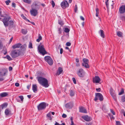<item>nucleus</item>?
I'll list each match as a JSON object with an SVG mask.
<instances>
[{
	"mask_svg": "<svg viewBox=\"0 0 125 125\" xmlns=\"http://www.w3.org/2000/svg\"><path fill=\"white\" fill-rule=\"evenodd\" d=\"M10 17H7L4 18L2 20L4 25L5 27L8 26L9 25V21L10 19Z\"/></svg>",
	"mask_w": 125,
	"mask_h": 125,
	"instance_id": "6e6552de",
	"label": "nucleus"
},
{
	"mask_svg": "<svg viewBox=\"0 0 125 125\" xmlns=\"http://www.w3.org/2000/svg\"><path fill=\"white\" fill-rule=\"evenodd\" d=\"M111 95L113 97L115 101H116V98L115 94L114 93L112 94H111Z\"/></svg>",
	"mask_w": 125,
	"mask_h": 125,
	"instance_id": "cd10ccee",
	"label": "nucleus"
},
{
	"mask_svg": "<svg viewBox=\"0 0 125 125\" xmlns=\"http://www.w3.org/2000/svg\"><path fill=\"white\" fill-rule=\"evenodd\" d=\"M8 105V104L7 103H4L2 105L1 107L3 109L4 108H5L7 107Z\"/></svg>",
	"mask_w": 125,
	"mask_h": 125,
	"instance_id": "c85d7f7f",
	"label": "nucleus"
},
{
	"mask_svg": "<svg viewBox=\"0 0 125 125\" xmlns=\"http://www.w3.org/2000/svg\"><path fill=\"white\" fill-rule=\"evenodd\" d=\"M95 95L96 96L99 98L100 101H101L103 100V96L101 93H96Z\"/></svg>",
	"mask_w": 125,
	"mask_h": 125,
	"instance_id": "2eb2a0df",
	"label": "nucleus"
},
{
	"mask_svg": "<svg viewBox=\"0 0 125 125\" xmlns=\"http://www.w3.org/2000/svg\"><path fill=\"white\" fill-rule=\"evenodd\" d=\"M70 30L68 28L66 27L65 28L64 31L65 32H68Z\"/></svg>",
	"mask_w": 125,
	"mask_h": 125,
	"instance_id": "79ce46f5",
	"label": "nucleus"
},
{
	"mask_svg": "<svg viewBox=\"0 0 125 125\" xmlns=\"http://www.w3.org/2000/svg\"><path fill=\"white\" fill-rule=\"evenodd\" d=\"M29 48L30 49H32L33 48L32 43L30 42L29 44Z\"/></svg>",
	"mask_w": 125,
	"mask_h": 125,
	"instance_id": "ea45409f",
	"label": "nucleus"
},
{
	"mask_svg": "<svg viewBox=\"0 0 125 125\" xmlns=\"http://www.w3.org/2000/svg\"><path fill=\"white\" fill-rule=\"evenodd\" d=\"M63 50L62 48H61L60 50V53L61 54H62L63 53Z\"/></svg>",
	"mask_w": 125,
	"mask_h": 125,
	"instance_id": "e2e57ef3",
	"label": "nucleus"
},
{
	"mask_svg": "<svg viewBox=\"0 0 125 125\" xmlns=\"http://www.w3.org/2000/svg\"><path fill=\"white\" fill-rule=\"evenodd\" d=\"M61 7L63 9H65L67 7L69 6V4L67 1L66 0H64L62 2L61 4Z\"/></svg>",
	"mask_w": 125,
	"mask_h": 125,
	"instance_id": "9d476101",
	"label": "nucleus"
},
{
	"mask_svg": "<svg viewBox=\"0 0 125 125\" xmlns=\"http://www.w3.org/2000/svg\"><path fill=\"white\" fill-rule=\"evenodd\" d=\"M10 2V0H7L5 1V3L7 5H9V3Z\"/></svg>",
	"mask_w": 125,
	"mask_h": 125,
	"instance_id": "a18cd8bd",
	"label": "nucleus"
},
{
	"mask_svg": "<svg viewBox=\"0 0 125 125\" xmlns=\"http://www.w3.org/2000/svg\"><path fill=\"white\" fill-rule=\"evenodd\" d=\"M21 31L22 33L24 34H26L27 32V31L26 30L24 29H22L21 30Z\"/></svg>",
	"mask_w": 125,
	"mask_h": 125,
	"instance_id": "c756f323",
	"label": "nucleus"
},
{
	"mask_svg": "<svg viewBox=\"0 0 125 125\" xmlns=\"http://www.w3.org/2000/svg\"><path fill=\"white\" fill-rule=\"evenodd\" d=\"M12 69V68L11 66H10L9 68V71H11Z\"/></svg>",
	"mask_w": 125,
	"mask_h": 125,
	"instance_id": "69168bd1",
	"label": "nucleus"
},
{
	"mask_svg": "<svg viewBox=\"0 0 125 125\" xmlns=\"http://www.w3.org/2000/svg\"><path fill=\"white\" fill-rule=\"evenodd\" d=\"M12 6L14 8H15L16 7L15 4L14 2L12 3Z\"/></svg>",
	"mask_w": 125,
	"mask_h": 125,
	"instance_id": "4d7b16f0",
	"label": "nucleus"
},
{
	"mask_svg": "<svg viewBox=\"0 0 125 125\" xmlns=\"http://www.w3.org/2000/svg\"><path fill=\"white\" fill-rule=\"evenodd\" d=\"M6 57L9 60H12L11 58V57L8 55H7L6 56Z\"/></svg>",
	"mask_w": 125,
	"mask_h": 125,
	"instance_id": "c03bdc74",
	"label": "nucleus"
},
{
	"mask_svg": "<svg viewBox=\"0 0 125 125\" xmlns=\"http://www.w3.org/2000/svg\"><path fill=\"white\" fill-rule=\"evenodd\" d=\"M52 114L54 115V113L53 112H50L47 114L46 117L48 119L51 120L52 119L53 116L52 115Z\"/></svg>",
	"mask_w": 125,
	"mask_h": 125,
	"instance_id": "9b49d317",
	"label": "nucleus"
},
{
	"mask_svg": "<svg viewBox=\"0 0 125 125\" xmlns=\"http://www.w3.org/2000/svg\"><path fill=\"white\" fill-rule=\"evenodd\" d=\"M72 80H73V83H74L75 84L76 83V79H75V78H74V77H73L72 78Z\"/></svg>",
	"mask_w": 125,
	"mask_h": 125,
	"instance_id": "49530a36",
	"label": "nucleus"
},
{
	"mask_svg": "<svg viewBox=\"0 0 125 125\" xmlns=\"http://www.w3.org/2000/svg\"><path fill=\"white\" fill-rule=\"evenodd\" d=\"M120 19L123 21H125V16L121 15L120 17Z\"/></svg>",
	"mask_w": 125,
	"mask_h": 125,
	"instance_id": "58836bf2",
	"label": "nucleus"
},
{
	"mask_svg": "<svg viewBox=\"0 0 125 125\" xmlns=\"http://www.w3.org/2000/svg\"><path fill=\"white\" fill-rule=\"evenodd\" d=\"M86 125H92V124L91 123H86Z\"/></svg>",
	"mask_w": 125,
	"mask_h": 125,
	"instance_id": "338daca9",
	"label": "nucleus"
},
{
	"mask_svg": "<svg viewBox=\"0 0 125 125\" xmlns=\"http://www.w3.org/2000/svg\"><path fill=\"white\" fill-rule=\"evenodd\" d=\"M73 106V103L72 102H70L67 103L65 105V107L66 108H71Z\"/></svg>",
	"mask_w": 125,
	"mask_h": 125,
	"instance_id": "f3484780",
	"label": "nucleus"
},
{
	"mask_svg": "<svg viewBox=\"0 0 125 125\" xmlns=\"http://www.w3.org/2000/svg\"><path fill=\"white\" fill-rule=\"evenodd\" d=\"M82 60L83 62L82 63V65L85 68H89L90 67V66L88 64L89 60L87 59L84 58Z\"/></svg>",
	"mask_w": 125,
	"mask_h": 125,
	"instance_id": "423d86ee",
	"label": "nucleus"
},
{
	"mask_svg": "<svg viewBox=\"0 0 125 125\" xmlns=\"http://www.w3.org/2000/svg\"><path fill=\"white\" fill-rule=\"evenodd\" d=\"M52 5L53 7H54L55 5V3L53 0L52 1Z\"/></svg>",
	"mask_w": 125,
	"mask_h": 125,
	"instance_id": "864d4df0",
	"label": "nucleus"
},
{
	"mask_svg": "<svg viewBox=\"0 0 125 125\" xmlns=\"http://www.w3.org/2000/svg\"><path fill=\"white\" fill-rule=\"evenodd\" d=\"M33 6L34 7V9H36L37 10H38L39 8L40 7L39 6L37 5V4L36 3H33V4L32 5L31 7Z\"/></svg>",
	"mask_w": 125,
	"mask_h": 125,
	"instance_id": "5701e85b",
	"label": "nucleus"
},
{
	"mask_svg": "<svg viewBox=\"0 0 125 125\" xmlns=\"http://www.w3.org/2000/svg\"><path fill=\"white\" fill-rule=\"evenodd\" d=\"M38 37V38L36 40V41L38 42H39L42 39V37L40 34H39Z\"/></svg>",
	"mask_w": 125,
	"mask_h": 125,
	"instance_id": "bb28decb",
	"label": "nucleus"
},
{
	"mask_svg": "<svg viewBox=\"0 0 125 125\" xmlns=\"http://www.w3.org/2000/svg\"><path fill=\"white\" fill-rule=\"evenodd\" d=\"M37 86L36 84H33L32 86V89L34 92L36 93V92Z\"/></svg>",
	"mask_w": 125,
	"mask_h": 125,
	"instance_id": "4be33fe9",
	"label": "nucleus"
},
{
	"mask_svg": "<svg viewBox=\"0 0 125 125\" xmlns=\"http://www.w3.org/2000/svg\"><path fill=\"white\" fill-rule=\"evenodd\" d=\"M20 54V52L19 50H15L11 52V56L13 58H15L19 56Z\"/></svg>",
	"mask_w": 125,
	"mask_h": 125,
	"instance_id": "7ed1b4c3",
	"label": "nucleus"
},
{
	"mask_svg": "<svg viewBox=\"0 0 125 125\" xmlns=\"http://www.w3.org/2000/svg\"><path fill=\"white\" fill-rule=\"evenodd\" d=\"M63 71L62 68L61 67H59L56 71L55 74L56 75H59L63 72Z\"/></svg>",
	"mask_w": 125,
	"mask_h": 125,
	"instance_id": "4468645a",
	"label": "nucleus"
},
{
	"mask_svg": "<svg viewBox=\"0 0 125 125\" xmlns=\"http://www.w3.org/2000/svg\"><path fill=\"white\" fill-rule=\"evenodd\" d=\"M82 118L85 121L87 122L90 121L92 120V119L91 117L88 115L82 116Z\"/></svg>",
	"mask_w": 125,
	"mask_h": 125,
	"instance_id": "ddd939ff",
	"label": "nucleus"
},
{
	"mask_svg": "<svg viewBox=\"0 0 125 125\" xmlns=\"http://www.w3.org/2000/svg\"><path fill=\"white\" fill-rule=\"evenodd\" d=\"M122 101L123 102H124L125 101V95H124L122 97Z\"/></svg>",
	"mask_w": 125,
	"mask_h": 125,
	"instance_id": "37998d69",
	"label": "nucleus"
},
{
	"mask_svg": "<svg viewBox=\"0 0 125 125\" xmlns=\"http://www.w3.org/2000/svg\"><path fill=\"white\" fill-rule=\"evenodd\" d=\"M99 33L100 34V35L103 38H104L105 37V35L104 33V32L103 30H101L99 32Z\"/></svg>",
	"mask_w": 125,
	"mask_h": 125,
	"instance_id": "b1692460",
	"label": "nucleus"
},
{
	"mask_svg": "<svg viewBox=\"0 0 125 125\" xmlns=\"http://www.w3.org/2000/svg\"><path fill=\"white\" fill-rule=\"evenodd\" d=\"M58 23L59 24L61 25H63V22L62 21H60L59 20V21Z\"/></svg>",
	"mask_w": 125,
	"mask_h": 125,
	"instance_id": "603ef678",
	"label": "nucleus"
},
{
	"mask_svg": "<svg viewBox=\"0 0 125 125\" xmlns=\"http://www.w3.org/2000/svg\"><path fill=\"white\" fill-rule=\"evenodd\" d=\"M15 85L16 87H18L19 85V83H15Z\"/></svg>",
	"mask_w": 125,
	"mask_h": 125,
	"instance_id": "680f3d73",
	"label": "nucleus"
},
{
	"mask_svg": "<svg viewBox=\"0 0 125 125\" xmlns=\"http://www.w3.org/2000/svg\"><path fill=\"white\" fill-rule=\"evenodd\" d=\"M18 97L21 99V103H22L24 99V98L23 96L22 95H21L19 96Z\"/></svg>",
	"mask_w": 125,
	"mask_h": 125,
	"instance_id": "4c0bfd02",
	"label": "nucleus"
},
{
	"mask_svg": "<svg viewBox=\"0 0 125 125\" xmlns=\"http://www.w3.org/2000/svg\"><path fill=\"white\" fill-rule=\"evenodd\" d=\"M66 45L67 46H70L71 45V43L69 42H67L66 43Z\"/></svg>",
	"mask_w": 125,
	"mask_h": 125,
	"instance_id": "8fccbe9b",
	"label": "nucleus"
},
{
	"mask_svg": "<svg viewBox=\"0 0 125 125\" xmlns=\"http://www.w3.org/2000/svg\"><path fill=\"white\" fill-rule=\"evenodd\" d=\"M31 85H28L27 86V88L28 89H29L30 86Z\"/></svg>",
	"mask_w": 125,
	"mask_h": 125,
	"instance_id": "774afa93",
	"label": "nucleus"
},
{
	"mask_svg": "<svg viewBox=\"0 0 125 125\" xmlns=\"http://www.w3.org/2000/svg\"><path fill=\"white\" fill-rule=\"evenodd\" d=\"M62 117L64 118H65L67 117V115L65 114H63L62 115Z\"/></svg>",
	"mask_w": 125,
	"mask_h": 125,
	"instance_id": "13d9d810",
	"label": "nucleus"
},
{
	"mask_svg": "<svg viewBox=\"0 0 125 125\" xmlns=\"http://www.w3.org/2000/svg\"><path fill=\"white\" fill-rule=\"evenodd\" d=\"M59 32L58 33L59 34H61V33L62 30L61 28H58V30Z\"/></svg>",
	"mask_w": 125,
	"mask_h": 125,
	"instance_id": "5fc2aeb1",
	"label": "nucleus"
},
{
	"mask_svg": "<svg viewBox=\"0 0 125 125\" xmlns=\"http://www.w3.org/2000/svg\"><path fill=\"white\" fill-rule=\"evenodd\" d=\"M124 90L123 88L121 89V91L118 94L119 95H121L124 93Z\"/></svg>",
	"mask_w": 125,
	"mask_h": 125,
	"instance_id": "473e14b6",
	"label": "nucleus"
},
{
	"mask_svg": "<svg viewBox=\"0 0 125 125\" xmlns=\"http://www.w3.org/2000/svg\"><path fill=\"white\" fill-rule=\"evenodd\" d=\"M38 49L40 53L44 55L47 53L44 48V46L41 43L38 47Z\"/></svg>",
	"mask_w": 125,
	"mask_h": 125,
	"instance_id": "20e7f679",
	"label": "nucleus"
},
{
	"mask_svg": "<svg viewBox=\"0 0 125 125\" xmlns=\"http://www.w3.org/2000/svg\"><path fill=\"white\" fill-rule=\"evenodd\" d=\"M1 97H5L8 95V93L6 92H3L0 94Z\"/></svg>",
	"mask_w": 125,
	"mask_h": 125,
	"instance_id": "393cba45",
	"label": "nucleus"
},
{
	"mask_svg": "<svg viewBox=\"0 0 125 125\" xmlns=\"http://www.w3.org/2000/svg\"><path fill=\"white\" fill-rule=\"evenodd\" d=\"M111 112L113 114V115H115V113L113 109H111Z\"/></svg>",
	"mask_w": 125,
	"mask_h": 125,
	"instance_id": "6e6d98bb",
	"label": "nucleus"
},
{
	"mask_svg": "<svg viewBox=\"0 0 125 125\" xmlns=\"http://www.w3.org/2000/svg\"><path fill=\"white\" fill-rule=\"evenodd\" d=\"M77 10V6L76 5L74 8L75 12H76Z\"/></svg>",
	"mask_w": 125,
	"mask_h": 125,
	"instance_id": "3c124183",
	"label": "nucleus"
},
{
	"mask_svg": "<svg viewBox=\"0 0 125 125\" xmlns=\"http://www.w3.org/2000/svg\"><path fill=\"white\" fill-rule=\"evenodd\" d=\"M38 80L39 83L45 87H48V81L47 79L42 77H39L37 78Z\"/></svg>",
	"mask_w": 125,
	"mask_h": 125,
	"instance_id": "f257e3e1",
	"label": "nucleus"
},
{
	"mask_svg": "<svg viewBox=\"0 0 125 125\" xmlns=\"http://www.w3.org/2000/svg\"><path fill=\"white\" fill-rule=\"evenodd\" d=\"M79 112L83 113H87L86 109L82 107H79Z\"/></svg>",
	"mask_w": 125,
	"mask_h": 125,
	"instance_id": "6ab92c4d",
	"label": "nucleus"
},
{
	"mask_svg": "<svg viewBox=\"0 0 125 125\" xmlns=\"http://www.w3.org/2000/svg\"><path fill=\"white\" fill-rule=\"evenodd\" d=\"M23 1L28 4H30L31 2V0H23Z\"/></svg>",
	"mask_w": 125,
	"mask_h": 125,
	"instance_id": "e433bc0d",
	"label": "nucleus"
},
{
	"mask_svg": "<svg viewBox=\"0 0 125 125\" xmlns=\"http://www.w3.org/2000/svg\"><path fill=\"white\" fill-rule=\"evenodd\" d=\"M21 16L25 20L28 21L29 22H30V21L29 20H28L24 16L23 14H22L21 15Z\"/></svg>",
	"mask_w": 125,
	"mask_h": 125,
	"instance_id": "72a5a7b5",
	"label": "nucleus"
},
{
	"mask_svg": "<svg viewBox=\"0 0 125 125\" xmlns=\"http://www.w3.org/2000/svg\"><path fill=\"white\" fill-rule=\"evenodd\" d=\"M117 34L118 36L121 37L122 36V33L120 31H118L117 32Z\"/></svg>",
	"mask_w": 125,
	"mask_h": 125,
	"instance_id": "7c9ffc66",
	"label": "nucleus"
},
{
	"mask_svg": "<svg viewBox=\"0 0 125 125\" xmlns=\"http://www.w3.org/2000/svg\"><path fill=\"white\" fill-rule=\"evenodd\" d=\"M7 16L6 14H2L0 9V16L2 17H4Z\"/></svg>",
	"mask_w": 125,
	"mask_h": 125,
	"instance_id": "2f4dec72",
	"label": "nucleus"
},
{
	"mask_svg": "<svg viewBox=\"0 0 125 125\" xmlns=\"http://www.w3.org/2000/svg\"><path fill=\"white\" fill-rule=\"evenodd\" d=\"M2 76H0V81H2L4 80V78L2 77Z\"/></svg>",
	"mask_w": 125,
	"mask_h": 125,
	"instance_id": "09e8293b",
	"label": "nucleus"
},
{
	"mask_svg": "<svg viewBox=\"0 0 125 125\" xmlns=\"http://www.w3.org/2000/svg\"><path fill=\"white\" fill-rule=\"evenodd\" d=\"M96 13L98 14L99 13V9L98 8H96Z\"/></svg>",
	"mask_w": 125,
	"mask_h": 125,
	"instance_id": "052dcab7",
	"label": "nucleus"
},
{
	"mask_svg": "<svg viewBox=\"0 0 125 125\" xmlns=\"http://www.w3.org/2000/svg\"><path fill=\"white\" fill-rule=\"evenodd\" d=\"M110 94L114 93V90L111 87L110 89Z\"/></svg>",
	"mask_w": 125,
	"mask_h": 125,
	"instance_id": "a19ab883",
	"label": "nucleus"
},
{
	"mask_svg": "<svg viewBox=\"0 0 125 125\" xmlns=\"http://www.w3.org/2000/svg\"><path fill=\"white\" fill-rule=\"evenodd\" d=\"M33 6L31 7V10L30 11L31 15L34 16H35L38 14V10L34 9Z\"/></svg>",
	"mask_w": 125,
	"mask_h": 125,
	"instance_id": "1a4fd4ad",
	"label": "nucleus"
},
{
	"mask_svg": "<svg viewBox=\"0 0 125 125\" xmlns=\"http://www.w3.org/2000/svg\"><path fill=\"white\" fill-rule=\"evenodd\" d=\"M80 18L81 20L83 21H84V18L82 16H80Z\"/></svg>",
	"mask_w": 125,
	"mask_h": 125,
	"instance_id": "0e129e2a",
	"label": "nucleus"
},
{
	"mask_svg": "<svg viewBox=\"0 0 125 125\" xmlns=\"http://www.w3.org/2000/svg\"><path fill=\"white\" fill-rule=\"evenodd\" d=\"M21 44L20 43H18L13 45L12 48L13 49L16 48H19L21 46Z\"/></svg>",
	"mask_w": 125,
	"mask_h": 125,
	"instance_id": "a211bd4d",
	"label": "nucleus"
},
{
	"mask_svg": "<svg viewBox=\"0 0 125 125\" xmlns=\"http://www.w3.org/2000/svg\"><path fill=\"white\" fill-rule=\"evenodd\" d=\"M48 104L45 102H42L40 104L37 106L38 110L40 111L44 109Z\"/></svg>",
	"mask_w": 125,
	"mask_h": 125,
	"instance_id": "f03ea898",
	"label": "nucleus"
},
{
	"mask_svg": "<svg viewBox=\"0 0 125 125\" xmlns=\"http://www.w3.org/2000/svg\"><path fill=\"white\" fill-rule=\"evenodd\" d=\"M11 111L9 108L6 109L5 111V113L6 115H8L11 114Z\"/></svg>",
	"mask_w": 125,
	"mask_h": 125,
	"instance_id": "aec40b11",
	"label": "nucleus"
},
{
	"mask_svg": "<svg viewBox=\"0 0 125 125\" xmlns=\"http://www.w3.org/2000/svg\"><path fill=\"white\" fill-rule=\"evenodd\" d=\"M100 81V79L98 76H95L93 79V82L95 83H99Z\"/></svg>",
	"mask_w": 125,
	"mask_h": 125,
	"instance_id": "dca6fc26",
	"label": "nucleus"
},
{
	"mask_svg": "<svg viewBox=\"0 0 125 125\" xmlns=\"http://www.w3.org/2000/svg\"><path fill=\"white\" fill-rule=\"evenodd\" d=\"M101 89L100 88H96V90L97 92H99L101 91Z\"/></svg>",
	"mask_w": 125,
	"mask_h": 125,
	"instance_id": "bf43d9fd",
	"label": "nucleus"
},
{
	"mask_svg": "<svg viewBox=\"0 0 125 125\" xmlns=\"http://www.w3.org/2000/svg\"><path fill=\"white\" fill-rule=\"evenodd\" d=\"M119 11L121 14L125 12V5H123L120 7Z\"/></svg>",
	"mask_w": 125,
	"mask_h": 125,
	"instance_id": "f8f14e48",
	"label": "nucleus"
},
{
	"mask_svg": "<svg viewBox=\"0 0 125 125\" xmlns=\"http://www.w3.org/2000/svg\"><path fill=\"white\" fill-rule=\"evenodd\" d=\"M116 125H121L119 121H116Z\"/></svg>",
	"mask_w": 125,
	"mask_h": 125,
	"instance_id": "de8ad7c7",
	"label": "nucleus"
},
{
	"mask_svg": "<svg viewBox=\"0 0 125 125\" xmlns=\"http://www.w3.org/2000/svg\"><path fill=\"white\" fill-rule=\"evenodd\" d=\"M9 24L10 26H12L14 23V21L12 20H11L9 21Z\"/></svg>",
	"mask_w": 125,
	"mask_h": 125,
	"instance_id": "c9c22d12",
	"label": "nucleus"
},
{
	"mask_svg": "<svg viewBox=\"0 0 125 125\" xmlns=\"http://www.w3.org/2000/svg\"><path fill=\"white\" fill-rule=\"evenodd\" d=\"M6 70L5 69H2L0 70V76H4L6 73Z\"/></svg>",
	"mask_w": 125,
	"mask_h": 125,
	"instance_id": "412c9836",
	"label": "nucleus"
},
{
	"mask_svg": "<svg viewBox=\"0 0 125 125\" xmlns=\"http://www.w3.org/2000/svg\"><path fill=\"white\" fill-rule=\"evenodd\" d=\"M20 47H21L22 49L25 50L27 47V45L26 44H24L22 46L21 45V46Z\"/></svg>",
	"mask_w": 125,
	"mask_h": 125,
	"instance_id": "f704fd0d",
	"label": "nucleus"
},
{
	"mask_svg": "<svg viewBox=\"0 0 125 125\" xmlns=\"http://www.w3.org/2000/svg\"><path fill=\"white\" fill-rule=\"evenodd\" d=\"M77 75L81 77H83L84 76L85 72L82 68L80 69L77 72Z\"/></svg>",
	"mask_w": 125,
	"mask_h": 125,
	"instance_id": "0eeeda50",
	"label": "nucleus"
},
{
	"mask_svg": "<svg viewBox=\"0 0 125 125\" xmlns=\"http://www.w3.org/2000/svg\"><path fill=\"white\" fill-rule=\"evenodd\" d=\"M45 61L50 65H52L53 63V61L51 57L49 56H45L44 57Z\"/></svg>",
	"mask_w": 125,
	"mask_h": 125,
	"instance_id": "39448f33",
	"label": "nucleus"
},
{
	"mask_svg": "<svg viewBox=\"0 0 125 125\" xmlns=\"http://www.w3.org/2000/svg\"><path fill=\"white\" fill-rule=\"evenodd\" d=\"M70 96H73L74 95L75 93L73 90H70Z\"/></svg>",
	"mask_w": 125,
	"mask_h": 125,
	"instance_id": "a878e982",
	"label": "nucleus"
}]
</instances>
